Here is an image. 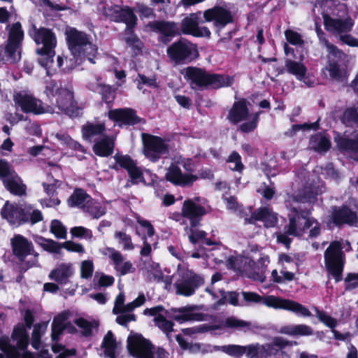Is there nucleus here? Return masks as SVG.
Wrapping results in <instances>:
<instances>
[{
  "label": "nucleus",
  "instance_id": "f257e3e1",
  "mask_svg": "<svg viewBox=\"0 0 358 358\" xmlns=\"http://www.w3.org/2000/svg\"><path fill=\"white\" fill-rule=\"evenodd\" d=\"M65 35L73 59H68L66 57L58 56L57 66L59 68L65 64L63 70L69 71L85 59H87L92 64L95 63L94 59L97 55L98 49L96 45L92 43L90 36L73 27H67Z\"/></svg>",
  "mask_w": 358,
  "mask_h": 358
},
{
  "label": "nucleus",
  "instance_id": "f03ea898",
  "mask_svg": "<svg viewBox=\"0 0 358 358\" xmlns=\"http://www.w3.org/2000/svg\"><path fill=\"white\" fill-rule=\"evenodd\" d=\"M316 194L306 193L301 195L292 196L286 201V206L289 210L288 213L289 224L285 226L286 234L289 236H301L307 229L309 218L308 214L302 210L301 203L304 202L313 203L315 201Z\"/></svg>",
  "mask_w": 358,
  "mask_h": 358
},
{
  "label": "nucleus",
  "instance_id": "7ed1b4c3",
  "mask_svg": "<svg viewBox=\"0 0 358 358\" xmlns=\"http://www.w3.org/2000/svg\"><path fill=\"white\" fill-rule=\"evenodd\" d=\"M194 169L195 164L192 159L175 155L171 158L165 178L176 185L189 187L199 178V176L192 173Z\"/></svg>",
  "mask_w": 358,
  "mask_h": 358
},
{
  "label": "nucleus",
  "instance_id": "20e7f679",
  "mask_svg": "<svg viewBox=\"0 0 358 358\" xmlns=\"http://www.w3.org/2000/svg\"><path fill=\"white\" fill-rule=\"evenodd\" d=\"M45 93L50 99H55L56 106L62 112L70 116L78 114L71 85L63 84L60 81L54 80H47Z\"/></svg>",
  "mask_w": 358,
  "mask_h": 358
},
{
  "label": "nucleus",
  "instance_id": "39448f33",
  "mask_svg": "<svg viewBox=\"0 0 358 358\" xmlns=\"http://www.w3.org/2000/svg\"><path fill=\"white\" fill-rule=\"evenodd\" d=\"M185 78L189 82L193 89L228 87L234 81L233 78L230 76L210 74L203 69L192 66L187 67L185 70Z\"/></svg>",
  "mask_w": 358,
  "mask_h": 358
},
{
  "label": "nucleus",
  "instance_id": "423d86ee",
  "mask_svg": "<svg viewBox=\"0 0 358 358\" xmlns=\"http://www.w3.org/2000/svg\"><path fill=\"white\" fill-rule=\"evenodd\" d=\"M32 37L36 44L42 45V47L36 50V52L39 56L38 63L46 69L47 74L49 75L48 69L52 64L55 55V48L57 46L55 34L50 29L41 28L34 29Z\"/></svg>",
  "mask_w": 358,
  "mask_h": 358
},
{
  "label": "nucleus",
  "instance_id": "0eeeda50",
  "mask_svg": "<svg viewBox=\"0 0 358 358\" xmlns=\"http://www.w3.org/2000/svg\"><path fill=\"white\" fill-rule=\"evenodd\" d=\"M321 8L324 27L328 31L334 34H341L351 30L353 26L351 19L342 20L335 17L338 9L334 0L323 1L321 3Z\"/></svg>",
  "mask_w": 358,
  "mask_h": 358
},
{
  "label": "nucleus",
  "instance_id": "6e6552de",
  "mask_svg": "<svg viewBox=\"0 0 358 358\" xmlns=\"http://www.w3.org/2000/svg\"><path fill=\"white\" fill-rule=\"evenodd\" d=\"M23 37L24 33L20 23L13 24L9 29L6 46L0 47V66L6 61L17 62L20 59V48Z\"/></svg>",
  "mask_w": 358,
  "mask_h": 358
},
{
  "label": "nucleus",
  "instance_id": "1a4fd4ad",
  "mask_svg": "<svg viewBox=\"0 0 358 358\" xmlns=\"http://www.w3.org/2000/svg\"><path fill=\"white\" fill-rule=\"evenodd\" d=\"M345 245L341 242L334 241L327 248L324 252V263L329 275L339 282L342 279V273L345 262V255L342 249Z\"/></svg>",
  "mask_w": 358,
  "mask_h": 358
},
{
  "label": "nucleus",
  "instance_id": "9d476101",
  "mask_svg": "<svg viewBox=\"0 0 358 358\" xmlns=\"http://www.w3.org/2000/svg\"><path fill=\"white\" fill-rule=\"evenodd\" d=\"M178 279L174 282L176 292L178 295L189 296L194 294L196 289L203 284V278L194 273L185 266H178Z\"/></svg>",
  "mask_w": 358,
  "mask_h": 358
},
{
  "label": "nucleus",
  "instance_id": "9b49d317",
  "mask_svg": "<svg viewBox=\"0 0 358 358\" xmlns=\"http://www.w3.org/2000/svg\"><path fill=\"white\" fill-rule=\"evenodd\" d=\"M315 31L320 43L326 47L328 53V65L326 66V70L329 71L331 78L334 80L345 82V73L338 65V61L343 55L342 52L325 38L324 33L320 28L317 27Z\"/></svg>",
  "mask_w": 358,
  "mask_h": 358
},
{
  "label": "nucleus",
  "instance_id": "f8f14e48",
  "mask_svg": "<svg viewBox=\"0 0 358 358\" xmlns=\"http://www.w3.org/2000/svg\"><path fill=\"white\" fill-rule=\"evenodd\" d=\"M14 255L23 263L22 266L29 268L38 265V253L34 250L33 244L21 235H16L11 239Z\"/></svg>",
  "mask_w": 358,
  "mask_h": 358
},
{
  "label": "nucleus",
  "instance_id": "ddd939ff",
  "mask_svg": "<svg viewBox=\"0 0 358 358\" xmlns=\"http://www.w3.org/2000/svg\"><path fill=\"white\" fill-rule=\"evenodd\" d=\"M166 53L176 65L191 62L199 55L196 46L186 40H179L172 43L167 48Z\"/></svg>",
  "mask_w": 358,
  "mask_h": 358
},
{
  "label": "nucleus",
  "instance_id": "4468645a",
  "mask_svg": "<svg viewBox=\"0 0 358 358\" xmlns=\"http://www.w3.org/2000/svg\"><path fill=\"white\" fill-rule=\"evenodd\" d=\"M97 8L99 12L112 20L125 23L127 27H134L136 24L137 18L133 10L127 6L121 7L118 5L108 6L106 3L100 2Z\"/></svg>",
  "mask_w": 358,
  "mask_h": 358
},
{
  "label": "nucleus",
  "instance_id": "2eb2a0df",
  "mask_svg": "<svg viewBox=\"0 0 358 358\" xmlns=\"http://www.w3.org/2000/svg\"><path fill=\"white\" fill-rule=\"evenodd\" d=\"M143 152L152 162H157L162 155L169 152L168 144L162 138L148 134H142Z\"/></svg>",
  "mask_w": 358,
  "mask_h": 358
},
{
  "label": "nucleus",
  "instance_id": "dca6fc26",
  "mask_svg": "<svg viewBox=\"0 0 358 358\" xmlns=\"http://www.w3.org/2000/svg\"><path fill=\"white\" fill-rule=\"evenodd\" d=\"M14 101L16 106L21 108L25 113L34 114L52 113L50 106H44L42 101L26 92H20L14 94Z\"/></svg>",
  "mask_w": 358,
  "mask_h": 358
},
{
  "label": "nucleus",
  "instance_id": "f3484780",
  "mask_svg": "<svg viewBox=\"0 0 358 358\" xmlns=\"http://www.w3.org/2000/svg\"><path fill=\"white\" fill-rule=\"evenodd\" d=\"M224 328H229L236 331H243L244 332H247L252 330L253 325L250 322L245 321L231 316L226 318L218 324L212 325L207 324H201L194 329V332H206L223 329Z\"/></svg>",
  "mask_w": 358,
  "mask_h": 358
},
{
  "label": "nucleus",
  "instance_id": "a211bd4d",
  "mask_svg": "<svg viewBox=\"0 0 358 358\" xmlns=\"http://www.w3.org/2000/svg\"><path fill=\"white\" fill-rule=\"evenodd\" d=\"M101 253L110 260L114 269L120 275H124L135 271L133 264L127 260L124 256L115 248L107 247L101 250Z\"/></svg>",
  "mask_w": 358,
  "mask_h": 358
},
{
  "label": "nucleus",
  "instance_id": "6ab92c4d",
  "mask_svg": "<svg viewBox=\"0 0 358 358\" xmlns=\"http://www.w3.org/2000/svg\"><path fill=\"white\" fill-rule=\"evenodd\" d=\"M264 304L273 308L288 310L299 316H311V313L309 310L301 303L290 300L282 299L274 296H266L264 300Z\"/></svg>",
  "mask_w": 358,
  "mask_h": 358
},
{
  "label": "nucleus",
  "instance_id": "aec40b11",
  "mask_svg": "<svg viewBox=\"0 0 358 358\" xmlns=\"http://www.w3.org/2000/svg\"><path fill=\"white\" fill-rule=\"evenodd\" d=\"M129 353L136 358H153V347L150 341L141 335L131 336L127 340Z\"/></svg>",
  "mask_w": 358,
  "mask_h": 358
},
{
  "label": "nucleus",
  "instance_id": "412c9836",
  "mask_svg": "<svg viewBox=\"0 0 358 358\" xmlns=\"http://www.w3.org/2000/svg\"><path fill=\"white\" fill-rule=\"evenodd\" d=\"M200 14L201 13H192L185 17L181 23L180 33L195 37L210 38L211 35L210 29L206 26L199 25Z\"/></svg>",
  "mask_w": 358,
  "mask_h": 358
},
{
  "label": "nucleus",
  "instance_id": "4be33fe9",
  "mask_svg": "<svg viewBox=\"0 0 358 358\" xmlns=\"http://www.w3.org/2000/svg\"><path fill=\"white\" fill-rule=\"evenodd\" d=\"M150 29L159 34V41L163 43H168L172 38L180 34V29L178 24L169 21H154L148 24Z\"/></svg>",
  "mask_w": 358,
  "mask_h": 358
},
{
  "label": "nucleus",
  "instance_id": "5701e85b",
  "mask_svg": "<svg viewBox=\"0 0 358 358\" xmlns=\"http://www.w3.org/2000/svg\"><path fill=\"white\" fill-rule=\"evenodd\" d=\"M26 206L24 207L10 203L6 201L1 210L2 216L10 224H20L29 222V215L25 214Z\"/></svg>",
  "mask_w": 358,
  "mask_h": 358
},
{
  "label": "nucleus",
  "instance_id": "b1692460",
  "mask_svg": "<svg viewBox=\"0 0 358 358\" xmlns=\"http://www.w3.org/2000/svg\"><path fill=\"white\" fill-rule=\"evenodd\" d=\"M329 222L336 226H340L343 224L357 226L358 224V217L356 213L353 212L347 206H343L341 208L333 207Z\"/></svg>",
  "mask_w": 358,
  "mask_h": 358
},
{
  "label": "nucleus",
  "instance_id": "393cba45",
  "mask_svg": "<svg viewBox=\"0 0 358 358\" xmlns=\"http://www.w3.org/2000/svg\"><path fill=\"white\" fill-rule=\"evenodd\" d=\"M203 17L206 22H214L215 27L217 28L216 32L218 35H220V29L231 21L229 12L221 7H214L205 10Z\"/></svg>",
  "mask_w": 358,
  "mask_h": 358
},
{
  "label": "nucleus",
  "instance_id": "a878e982",
  "mask_svg": "<svg viewBox=\"0 0 358 358\" xmlns=\"http://www.w3.org/2000/svg\"><path fill=\"white\" fill-rule=\"evenodd\" d=\"M114 159L116 162V165L113 166L114 169H117V165L122 168L127 170L131 182L134 184L138 183L143 181V173L141 170L136 166L134 162L127 155H115Z\"/></svg>",
  "mask_w": 358,
  "mask_h": 358
},
{
  "label": "nucleus",
  "instance_id": "bb28decb",
  "mask_svg": "<svg viewBox=\"0 0 358 358\" xmlns=\"http://www.w3.org/2000/svg\"><path fill=\"white\" fill-rule=\"evenodd\" d=\"M285 69L288 73L295 76V78L303 82L308 87L314 84V81L310 79L308 74V69L302 62H297L290 59L285 61Z\"/></svg>",
  "mask_w": 358,
  "mask_h": 358
},
{
  "label": "nucleus",
  "instance_id": "cd10ccee",
  "mask_svg": "<svg viewBox=\"0 0 358 358\" xmlns=\"http://www.w3.org/2000/svg\"><path fill=\"white\" fill-rule=\"evenodd\" d=\"M206 213V210L201 206L193 202L192 200H186L182 208V215L190 220L192 227H196L199 220L198 217Z\"/></svg>",
  "mask_w": 358,
  "mask_h": 358
},
{
  "label": "nucleus",
  "instance_id": "c85d7f7f",
  "mask_svg": "<svg viewBox=\"0 0 358 358\" xmlns=\"http://www.w3.org/2000/svg\"><path fill=\"white\" fill-rule=\"evenodd\" d=\"M83 137L90 142L104 136L106 134V127L103 122H87L82 128Z\"/></svg>",
  "mask_w": 358,
  "mask_h": 358
},
{
  "label": "nucleus",
  "instance_id": "c756f323",
  "mask_svg": "<svg viewBox=\"0 0 358 358\" xmlns=\"http://www.w3.org/2000/svg\"><path fill=\"white\" fill-rule=\"evenodd\" d=\"M108 117L113 121L125 124H135L140 121L135 112L129 108L111 110L108 112Z\"/></svg>",
  "mask_w": 358,
  "mask_h": 358
},
{
  "label": "nucleus",
  "instance_id": "7c9ffc66",
  "mask_svg": "<svg viewBox=\"0 0 358 358\" xmlns=\"http://www.w3.org/2000/svg\"><path fill=\"white\" fill-rule=\"evenodd\" d=\"M245 355L248 358H267L274 353V348L271 343L260 345L251 344L245 346Z\"/></svg>",
  "mask_w": 358,
  "mask_h": 358
},
{
  "label": "nucleus",
  "instance_id": "2f4dec72",
  "mask_svg": "<svg viewBox=\"0 0 358 358\" xmlns=\"http://www.w3.org/2000/svg\"><path fill=\"white\" fill-rule=\"evenodd\" d=\"M114 147L115 143L113 138L105 135L94 141L93 151L96 155L104 157L110 155L113 152Z\"/></svg>",
  "mask_w": 358,
  "mask_h": 358
},
{
  "label": "nucleus",
  "instance_id": "473e14b6",
  "mask_svg": "<svg viewBox=\"0 0 358 358\" xmlns=\"http://www.w3.org/2000/svg\"><path fill=\"white\" fill-rule=\"evenodd\" d=\"M249 114L246 101L245 100H240L234 103L229 112L227 118L231 122L237 124L245 120Z\"/></svg>",
  "mask_w": 358,
  "mask_h": 358
},
{
  "label": "nucleus",
  "instance_id": "72a5a7b5",
  "mask_svg": "<svg viewBox=\"0 0 358 358\" xmlns=\"http://www.w3.org/2000/svg\"><path fill=\"white\" fill-rule=\"evenodd\" d=\"M256 220L262 221L266 227H273L277 223V216L270 208L264 207L254 212L248 222Z\"/></svg>",
  "mask_w": 358,
  "mask_h": 358
},
{
  "label": "nucleus",
  "instance_id": "f704fd0d",
  "mask_svg": "<svg viewBox=\"0 0 358 358\" xmlns=\"http://www.w3.org/2000/svg\"><path fill=\"white\" fill-rule=\"evenodd\" d=\"M101 350H103V356L108 358L118 357V345L111 331H108L103 337Z\"/></svg>",
  "mask_w": 358,
  "mask_h": 358
},
{
  "label": "nucleus",
  "instance_id": "c9c22d12",
  "mask_svg": "<svg viewBox=\"0 0 358 358\" xmlns=\"http://www.w3.org/2000/svg\"><path fill=\"white\" fill-rule=\"evenodd\" d=\"M3 183L6 188L14 195L23 196L26 194L27 187L16 173L5 179Z\"/></svg>",
  "mask_w": 358,
  "mask_h": 358
},
{
  "label": "nucleus",
  "instance_id": "e433bc0d",
  "mask_svg": "<svg viewBox=\"0 0 358 358\" xmlns=\"http://www.w3.org/2000/svg\"><path fill=\"white\" fill-rule=\"evenodd\" d=\"M73 274V269L70 264H62L53 269L49 277L60 284H66L69 277Z\"/></svg>",
  "mask_w": 358,
  "mask_h": 358
},
{
  "label": "nucleus",
  "instance_id": "4c0bfd02",
  "mask_svg": "<svg viewBox=\"0 0 358 358\" xmlns=\"http://www.w3.org/2000/svg\"><path fill=\"white\" fill-rule=\"evenodd\" d=\"M280 333L292 336H306L313 334V329L306 324H292L282 327Z\"/></svg>",
  "mask_w": 358,
  "mask_h": 358
},
{
  "label": "nucleus",
  "instance_id": "58836bf2",
  "mask_svg": "<svg viewBox=\"0 0 358 358\" xmlns=\"http://www.w3.org/2000/svg\"><path fill=\"white\" fill-rule=\"evenodd\" d=\"M228 266L239 271H248L249 267H251L254 262L245 257H231L227 260Z\"/></svg>",
  "mask_w": 358,
  "mask_h": 358
},
{
  "label": "nucleus",
  "instance_id": "ea45409f",
  "mask_svg": "<svg viewBox=\"0 0 358 358\" xmlns=\"http://www.w3.org/2000/svg\"><path fill=\"white\" fill-rule=\"evenodd\" d=\"M90 199V196L83 190L78 189L75 190L70 196L69 204L72 207H79L84 210Z\"/></svg>",
  "mask_w": 358,
  "mask_h": 358
},
{
  "label": "nucleus",
  "instance_id": "a19ab883",
  "mask_svg": "<svg viewBox=\"0 0 358 358\" xmlns=\"http://www.w3.org/2000/svg\"><path fill=\"white\" fill-rule=\"evenodd\" d=\"M310 146L312 149L319 152H326L331 147L329 138L322 134H317L310 139Z\"/></svg>",
  "mask_w": 358,
  "mask_h": 358
},
{
  "label": "nucleus",
  "instance_id": "79ce46f5",
  "mask_svg": "<svg viewBox=\"0 0 358 358\" xmlns=\"http://www.w3.org/2000/svg\"><path fill=\"white\" fill-rule=\"evenodd\" d=\"M34 241L38 245L41 246L43 250L51 253L58 254L60 252L62 248V244H59V243L51 239H46L42 236H35Z\"/></svg>",
  "mask_w": 358,
  "mask_h": 358
},
{
  "label": "nucleus",
  "instance_id": "37998d69",
  "mask_svg": "<svg viewBox=\"0 0 358 358\" xmlns=\"http://www.w3.org/2000/svg\"><path fill=\"white\" fill-rule=\"evenodd\" d=\"M68 315L69 314L67 313H62L54 318L52 324V340H56L59 335L65 329Z\"/></svg>",
  "mask_w": 358,
  "mask_h": 358
},
{
  "label": "nucleus",
  "instance_id": "c03bdc74",
  "mask_svg": "<svg viewBox=\"0 0 358 358\" xmlns=\"http://www.w3.org/2000/svg\"><path fill=\"white\" fill-rule=\"evenodd\" d=\"M338 146L344 150L358 153V131L355 134V139H348L343 137H336Z\"/></svg>",
  "mask_w": 358,
  "mask_h": 358
},
{
  "label": "nucleus",
  "instance_id": "a18cd8bd",
  "mask_svg": "<svg viewBox=\"0 0 358 358\" xmlns=\"http://www.w3.org/2000/svg\"><path fill=\"white\" fill-rule=\"evenodd\" d=\"M84 211L87 212L92 217L98 219L106 213V209L99 202L90 199L89 203L85 207Z\"/></svg>",
  "mask_w": 358,
  "mask_h": 358
},
{
  "label": "nucleus",
  "instance_id": "49530a36",
  "mask_svg": "<svg viewBox=\"0 0 358 358\" xmlns=\"http://www.w3.org/2000/svg\"><path fill=\"white\" fill-rule=\"evenodd\" d=\"M295 271L282 268L280 267V275H279L278 271L275 269L271 273V278L275 282L284 283L286 281L293 280L295 276Z\"/></svg>",
  "mask_w": 358,
  "mask_h": 358
},
{
  "label": "nucleus",
  "instance_id": "de8ad7c7",
  "mask_svg": "<svg viewBox=\"0 0 358 358\" xmlns=\"http://www.w3.org/2000/svg\"><path fill=\"white\" fill-rule=\"evenodd\" d=\"M342 121L345 124L358 125V102L345 110L342 116Z\"/></svg>",
  "mask_w": 358,
  "mask_h": 358
},
{
  "label": "nucleus",
  "instance_id": "09e8293b",
  "mask_svg": "<svg viewBox=\"0 0 358 358\" xmlns=\"http://www.w3.org/2000/svg\"><path fill=\"white\" fill-rule=\"evenodd\" d=\"M259 115V113L249 114L248 118L242 121L243 123L240 124V131L244 133L253 131L257 127Z\"/></svg>",
  "mask_w": 358,
  "mask_h": 358
},
{
  "label": "nucleus",
  "instance_id": "8fccbe9b",
  "mask_svg": "<svg viewBox=\"0 0 358 358\" xmlns=\"http://www.w3.org/2000/svg\"><path fill=\"white\" fill-rule=\"evenodd\" d=\"M48 322L36 324L34 326V330L31 336V345L35 349H38L41 344V336L46 331Z\"/></svg>",
  "mask_w": 358,
  "mask_h": 358
},
{
  "label": "nucleus",
  "instance_id": "3c124183",
  "mask_svg": "<svg viewBox=\"0 0 358 358\" xmlns=\"http://www.w3.org/2000/svg\"><path fill=\"white\" fill-rule=\"evenodd\" d=\"M114 236L117 240L118 243L122 245L124 250L131 251L134 249V244L132 243L131 237L129 234L123 231H116Z\"/></svg>",
  "mask_w": 358,
  "mask_h": 358
},
{
  "label": "nucleus",
  "instance_id": "603ef678",
  "mask_svg": "<svg viewBox=\"0 0 358 358\" xmlns=\"http://www.w3.org/2000/svg\"><path fill=\"white\" fill-rule=\"evenodd\" d=\"M179 315H176L174 319L180 322L186 321L195 320L201 321L203 320V317L199 313H192L187 310L186 308H180L178 310Z\"/></svg>",
  "mask_w": 358,
  "mask_h": 358
},
{
  "label": "nucleus",
  "instance_id": "864d4df0",
  "mask_svg": "<svg viewBox=\"0 0 358 358\" xmlns=\"http://www.w3.org/2000/svg\"><path fill=\"white\" fill-rule=\"evenodd\" d=\"M221 351L229 356L238 358L245 353V346L239 345H227L220 347Z\"/></svg>",
  "mask_w": 358,
  "mask_h": 358
},
{
  "label": "nucleus",
  "instance_id": "5fc2aeb1",
  "mask_svg": "<svg viewBox=\"0 0 358 358\" xmlns=\"http://www.w3.org/2000/svg\"><path fill=\"white\" fill-rule=\"evenodd\" d=\"M74 322L82 329V334L86 336L91 335L92 329L98 327L96 322H90L83 318L76 319Z\"/></svg>",
  "mask_w": 358,
  "mask_h": 358
},
{
  "label": "nucleus",
  "instance_id": "6e6d98bb",
  "mask_svg": "<svg viewBox=\"0 0 358 358\" xmlns=\"http://www.w3.org/2000/svg\"><path fill=\"white\" fill-rule=\"evenodd\" d=\"M50 232L57 238L65 239L66 238V228L58 220H53L51 222Z\"/></svg>",
  "mask_w": 358,
  "mask_h": 358
},
{
  "label": "nucleus",
  "instance_id": "4d7b16f0",
  "mask_svg": "<svg viewBox=\"0 0 358 358\" xmlns=\"http://www.w3.org/2000/svg\"><path fill=\"white\" fill-rule=\"evenodd\" d=\"M55 137L62 145H66V146L76 150H83L82 145L76 141H73L66 134H57Z\"/></svg>",
  "mask_w": 358,
  "mask_h": 358
},
{
  "label": "nucleus",
  "instance_id": "13d9d810",
  "mask_svg": "<svg viewBox=\"0 0 358 358\" xmlns=\"http://www.w3.org/2000/svg\"><path fill=\"white\" fill-rule=\"evenodd\" d=\"M195 227H186L185 228V234L192 243H196L199 240L205 238L206 233L203 231H199L194 229Z\"/></svg>",
  "mask_w": 358,
  "mask_h": 358
},
{
  "label": "nucleus",
  "instance_id": "bf43d9fd",
  "mask_svg": "<svg viewBox=\"0 0 358 358\" xmlns=\"http://www.w3.org/2000/svg\"><path fill=\"white\" fill-rule=\"evenodd\" d=\"M278 264L282 268L297 271V264L295 261L289 255L281 254L278 257Z\"/></svg>",
  "mask_w": 358,
  "mask_h": 358
},
{
  "label": "nucleus",
  "instance_id": "052dcab7",
  "mask_svg": "<svg viewBox=\"0 0 358 358\" xmlns=\"http://www.w3.org/2000/svg\"><path fill=\"white\" fill-rule=\"evenodd\" d=\"M125 296L123 293H120L115 298L114 302V307L113 313L115 315H119L120 313H129L127 308V304H124Z\"/></svg>",
  "mask_w": 358,
  "mask_h": 358
},
{
  "label": "nucleus",
  "instance_id": "680f3d73",
  "mask_svg": "<svg viewBox=\"0 0 358 358\" xmlns=\"http://www.w3.org/2000/svg\"><path fill=\"white\" fill-rule=\"evenodd\" d=\"M227 162L230 164L229 167L232 171H241L243 169L241 156L236 152H232Z\"/></svg>",
  "mask_w": 358,
  "mask_h": 358
},
{
  "label": "nucleus",
  "instance_id": "e2e57ef3",
  "mask_svg": "<svg viewBox=\"0 0 358 358\" xmlns=\"http://www.w3.org/2000/svg\"><path fill=\"white\" fill-rule=\"evenodd\" d=\"M285 36L287 41L293 45L302 46L304 43L300 34L291 29H287L285 31Z\"/></svg>",
  "mask_w": 358,
  "mask_h": 358
},
{
  "label": "nucleus",
  "instance_id": "0e129e2a",
  "mask_svg": "<svg viewBox=\"0 0 358 358\" xmlns=\"http://www.w3.org/2000/svg\"><path fill=\"white\" fill-rule=\"evenodd\" d=\"M70 232L73 237L91 240L92 238V231L83 227H74L71 229Z\"/></svg>",
  "mask_w": 358,
  "mask_h": 358
},
{
  "label": "nucleus",
  "instance_id": "69168bd1",
  "mask_svg": "<svg viewBox=\"0 0 358 358\" xmlns=\"http://www.w3.org/2000/svg\"><path fill=\"white\" fill-rule=\"evenodd\" d=\"M315 310L317 318L327 327L332 329L336 327L337 321L334 318L328 315L324 312L319 310L317 308H315Z\"/></svg>",
  "mask_w": 358,
  "mask_h": 358
},
{
  "label": "nucleus",
  "instance_id": "338daca9",
  "mask_svg": "<svg viewBox=\"0 0 358 358\" xmlns=\"http://www.w3.org/2000/svg\"><path fill=\"white\" fill-rule=\"evenodd\" d=\"M155 325L165 333L173 331V324L167 320L164 316H157L154 319Z\"/></svg>",
  "mask_w": 358,
  "mask_h": 358
},
{
  "label": "nucleus",
  "instance_id": "774afa93",
  "mask_svg": "<svg viewBox=\"0 0 358 358\" xmlns=\"http://www.w3.org/2000/svg\"><path fill=\"white\" fill-rule=\"evenodd\" d=\"M345 290L354 289L358 287V273H349L344 279Z\"/></svg>",
  "mask_w": 358,
  "mask_h": 358
}]
</instances>
